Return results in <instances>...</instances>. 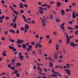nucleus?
Instances as JSON below:
<instances>
[{"mask_svg": "<svg viewBox=\"0 0 78 78\" xmlns=\"http://www.w3.org/2000/svg\"><path fill=\"white\" fill-rule=\"evenodd\" d=\"M59 58L60 59H62V58H63V57H62V55H60L59 56Z\"/></svg>", "mask_w": 78, "mask_h": 78, "instance_id": "nucleus-56", "label": "nucleus"}, {"mask_svg": "<svg viewBox=\"0 0 78 78\" xmlns=\"http://www.w3.org/2000/svg\"><path fill=\"white\" fill-rule=\"evenodd\" d=\"M9 47L11 49H12L13 50V49H14V47L11 46H9Z\"/></svg>", "mask_w": 78, "mask_h": 78, "instance_id": "nucleus-14", "label": "nucleus"}, {"mask_svg": "<svg viewBox=\"0 0 78 78\" xmlns=\"http://www.w3.org/2000/svg\"><path fill=\"white\" fill-rule=\"evenodd\" d=\"M70 45L72 46V47H74L75 46V44H74V43L73 42L70 43Z\"/></svg>", "mask_w": 78, "mask_h": 78, "instance_id": "nucleus-15", "label": "nucleus"}, {"mask_svg": "<svg viewBox=\"0 0 78 78\" xmlns=\"http://www.w3.org/2000/svg\"><path fill=\"white\" fill-rule=\"evenodd\" d=\"M47 8H50V7H51V6L48 5H46Z\"/></svg>", "mask_w": 78, "mask_h": 78, "instance_id": "nucleus-46", "label": "nucleus"}, {"mask_svg": "<svg viewBox=\"0 0 78 78\" xmlns=\"http://www.w3.org/2000/svg\"><path fill=\"white\" fill-rule=\"evenodd\" d=\"M29 28V25L27 24L26 25H25V30H28V29Z\"/></svg>", "mask_w": 78, "mask_h": 78, "instance_id": "nucleus-8", "label": "nucleus"}, {"mask_svg": "<svg viewBox=\"0 0 78 78\" xmlns=\"http://www.w3.org/2000/svg\"><path fill=\"white\" fill-rule=\"evenodd\" d=\"M9 17L5 16V19H6V20H9Z\"/></svg>", "mask_w": 78, "mask_h": 78, "instance_id": "nucleus-33", "label": "nucleus"}, {"mask_svg": "<svg viewBox=\"0 0 78 78\" xmlns=\"http://www.w3.org/2000/svg\"><path fill=\"white\" fill-rule=\"evenodd\" d=\"M16 60L15 59H14V58L12 59L11 60L12 62H16Z\"/></svg>", "mask_w": 78, "mask_h": 78, "instance_id": "nucleus-17", "label": "nucleus"}, {"mask_svg": "<svg viewBox=\"0 0 78 78\" xmlns=\"http://www.w3.org/2000/svg\"><path fill=\"white\" fill-rule=\"evenodd\" d=\"M50 76H52V77H57V75L56 74H51L50 75Z\"/></svg>", "mask_w": 78, "mask_h": 78, "instance_id": "nucleus-10", "label": "nucleus"}, {"mask_svg": "<svg viewBox=\"0 0 78 78\" xmlns=\"http://www.w3.org/2000/svg\"><path fill=\"white\" fill-rule=\"evenodd\" d=\"M11 69H12V70H14V69L15 68L14 67H12L10 68Z\"/></svg>", "mask_w": 78, "mask_h": 78, "instance_id": "nucleus-54", "label": "nucleus"}, {"mask_svg": "<svg viewBox=\"0 0 78 78\" xmlns=\"http://www.w3.org/2000/svg\"><path fill=\"white\" fill-rule=\"evenodd\" d=\"M23 42V40H22L18 39L16 42L17 44H22Z\"/></svg>", "mask_w": 78, "mask_h": 78, "instance_id": "nucleus-1", "label": "nucleus"}, {"mask_svg": "<svg viewBox=\"0 0 78 78\" xmlns=\"http://www.w3.org/2000/svg\"><path fill=\"white\" fill-rule=\"evenodd\" d=\"M16 66H21V63H17L16 64Z\"/></svg>", "mask_w": 78, "mask_h": 78, "instance_id": "nucleus-22", "label": "nucleus"}, {"mask_svg": "<svg viewBox=\"0 0 78 78\" xmlns=\"http://www.w3.org/2000/svg\"><path fill=\"white\" fill-rule=\"evenodd\" d=\"M31 50V49H30L29 48H28L27 49V51H30Z\"/></svg>", "mask_w": 78, "mask_h": 78, "instance_id": "nucleus-61", "label": "nucleus"}, {"mask_svg": "<svg viewBox=\"0 0 78 78\" xmlns=\"http://www.w3.org/2000/svg\"><path fill=\"white\" fill-rule=\"evenodd\" d=\"M39 9H41L42 10H44V8H43L42 7H39Z\"/></svg>", "mask_w": 78, "mask_h": 78, "instance_id": "nucleus-51", "label": "nucleus"}, {"mask_svg": "<svg viewBox=\"0 0 78 78\" xmlns=\"http://www.w3.org/2000/svg\"><path fill=\"white\" fill-rule=\"evenodd\" d=\"M42 75H44V76H46V75H47L46 74L43 73H42Z\"/></svg>", "mask_w": 78, "mask_h": 78, "instance_id": "nucleus-49", "label": "nucleus"}, {"mask_svg": "<svg viewBox=\"0 0 78 78\" xmlns=\"http://www.w3.org/2000/svg\"><path fill=\"white\" fill-rule=\"evenodd\" d=\"M8 32L7 31H5V34L6 35H7L8 34Z\"/></svg>", "mask_w": 78, "mask_h": 78, "instance_id": "nucleus-44", "label": "nucleus"}, {"mask_svg": "<svg viewBox=\"0 0 78 78\" xmlns=\"http://www.w3.org/2000/svg\"><path fill=\"white\" fill-rule=\"evenodd\" d=\"M62 5V4L59 2H57V7H60V6Z\"/></svg>", "mask_w": 78, "mask_h": 78, "instance_id": "nucleus-3", "label": "nucleus"}, {"mask_svg": "<svg viewBox=\"0 0 78 78\" xmlns=\"http://www.w3.org/2000/svg\"><path fill=\"white\" fill-rule=\"evenodd\" d=\"M46 37L47 39H49L50 38V36L47 35L46 36Z\"/></svg>", "mask_w": 78, "mask_h": 78, "instance_id": "nucleus-38", "label": "nucleus"}, {"mask_svg": "<svg viewBox=\"0 0 78 78\" xmlns=\"http://www.w3.org/2000/svg\"><path fill=\"white\" fill-rule=\"evenodd\" d=\"M11 42H15V40L14 39H12V40H11V41H10Z\"/></svg>", "mask_w": 78, "mask_h": 78, "instance_id": "nucleus-53", "label": "nucleus"}, {"mask_svg": "<svg viewBox=\"0 0 78 78\" xmlns=\"http://www.w3.org/2000/svg\"><path fill=\"white\" fill-rule=\"evenodd\" d=\"M13 11L14 12L16 16H17L18 14L17 13V12L14 10H13Z\"/></svg>", "mask_w": 78, "mask_h": 78, "instance_id": "nucleus-24", "label": "nucleus"}, {"mask_svg": "<svg viewBox=\"0 0 78 78\" xmlns=\"http://www.w3.org/2000/svg\"><path fill=\"white\" fill-rule=\"evenodd\" d=\"M53 64H49V66L50 67H53Z\"/></svg>", "mask_w": 78, "mask_h": 78, "instance_id": "nucleus-50", "label": "nucleus"}, {"mask_svg": "<svg viewBox=\"0 0 78 78\" xmlns=\"http://www.w3.org/2000/svg\"><path fill=\"white\" fill-rule=\"evenodd\" d=\"M26 57L27 58V59H28V58H29V56H28V55H26Z\"/></svg>", "mask_w": 78, "mask_h": 78, "instance_id": "nucleus-55", "label": "nucleus"}, {"mask_svg": "<svg viewBox=\"0 0 78 78\" xmlns=\"http://www.w3.org/2000/svg\"><path fill=\"white\" fill-rule=\"evenodd\" d=\"M65 70L66 71V72H67V73L69 75H70V70L69 69H66Z\"/></svg>", "mask_w": 78, "mask_h": 78, "instance_id": "nucleus-2", "label": "nucleus"}, {"mask_svg": "<svg viewBox=\"0 0 78 78\" xmlns=\"http://www.w3.org/2000/svg\"><path fill=\"white\" fill-rule=\"evenodd\" d=\"M56 22H60V20H59L58 19H56Z\"/></svg>", "mask_w": 78, "mask_h": 78, "instance_id": "nucleus-37", "label": "nucleus"}, {"mask_svg": "<svg viewBox=\"0 0 78 78\" xmlns=\"http://www.w3.org/2000/svg\"><path fill=\"white\" fill-rule=\"evenodd\" d=\"M22 17L24 19V20L25 19H26V17H25V16L23 15H22Z\"/></svg>", "mask_w": 78, "mask_h": 78, "instance_id": "nucleus-45", "label": "nucleus"}, {"mask_svg": "<svg viewBox=\"0 0 78 78\" xmlns=\"http://www.w3.org/2000/svg\"><path fill=\"white\" fill-rule=\"evenodd\" d=\"M32 23H33V24H34V23H35V21H34V20H32L31 22Z\"/></svg>", "mask_w": 78, "mask_h": 78, "instance_id": "nucleus-59", "label": "nucleus"}, {"mask_svg": "<svg viewBox=\"0 0 78 78\" xmlns=\"http://www.w3.org/2000/svg\"><path fill=\"white\" fill-rule=\"evenodd\" d=\"M70 38H66V43L67 44H69V43H70Z\"/></svg>", "mask_w": 78, "mask_h": 78, "instance_id": "nucleus-5", "label": "nucleus"}, {"mask_svg": "<svg viewBox=\"0 0 78 78\" xmlns=\"http://www.w3.org/2000/svg\"><path fill=\"white\" fill-rule=\"evenodd\" d=\"M30 44H32V45H35V42L34 41H32L31 42Z\"/></svg>", "mask_w": 78, "mask_h": 78, "instance_id": "nucleus-28", "label": "nucleus"}, {"mask_svg": "<svg viewBox=\"0 0 78 78\" xmlns=\"http://www.w3.org/2000/svg\"><path fill=\"white\" fill-rule=\"evenodd\" d=\"M20 8H24V6H23V4L22 3H20Z\"/></svg>", "mask_w": 78, "mask_h": 78, "instance_id": "nucleus-6", "label": "nucleus"}, {"mask_svg": "<svg viewBox=\"0 0 78 78\" xmlns=\"http://www.w3.org/2000/svg\"><path fill=\"white\" fill-rule=\"evenodd\" d=\"M13 72H14V73H15V74H16V73H19V72L17 71H14Z\"/></svg>", "mask_w": 78, "mask_h": 78, "instance_id": "nucleus-36", "label": "nucleus"}, {"mask_svg": "<svg viewBox=\"0 0 78 78\" xmlns=\"http://www.w3.org/2000/svg\"><path fill=\"white\" fill-rule=\"evenodd\" d=\"M35 37H36V38H38L39 36H38V35H35Z\"/></svg>", "mask_w": 78, "mask_h": 78, "instance_id": "nucleus-63", "label": "nucleus"}, {"mask_svg": "<svg viewBox=\"0 0 78 78\" xmlns=\"http://www.w3.org/2000/svg\"><path fill=\"white\" fill-rule=\"evenodd\" d=\"M16 76L18 77H19L20 76V74L19 73H17L16 74Z\"/></svg>", "mask_w": 78, "mask_h": 78, "instance_id": "nucleus-27", "label": "nucleus"}, {"mask_svg": "<svg viewBox=\"0 0 78 78\" xmlns=\"http://www.w3.org/2000/svg\"><path fill=\"white\" fill-rule=\"evenodd\" d=\"M20 13L22 14V13H23V12H24V10H23L21 9L20 10Z\"/></svg>", "mask_w": 78, "mask_h": 78, "instance_id": "nucleus-26", "label": "nucleus"}, {"mask_svg": "<svg viewBox=\"0 0 78 78\" xmlns=\"http://www.w3.org/2000/svg\"><path fill=\"white\" fill-rule=\"evenodd\" d=\"M60 12L61 13H62V16H64V15H65V14H64L65 12H64V11L62 9L61 10Z\"/></svg>", "mask_w": 78, "mask_h": 78, "instance_id": "nucleus-4", "label": "nucleus"}, {"mask_svg": "<svg viewBox=\"0 0 78 78\" xmlns=\"http://www.w3.org/2000/svg\"><path fill=\"white\" fill-rule=\"evenodd\" d=\"M16 19H15L14 18L13 19V23H14L15 22H16Z\"/></svg>", "mask_w": 78, "mask_h": 78, "instance_id": "nucleus-48", "label": "nucleus"}, {"mask_svg": "<svg viewBox=\"0 0 78 78\" xmlns=\"http://www.w3.org/2000/svg\"><path fill=\"white\" fill-rule=\"evenodd\" d=\"M22 47L24 49H25L27 48V46H26V44H22Z\"/></svg>", "mask_w": 78, "mask_h": 78, "instance_id": "nucleus-7", "label": "nucleus"}, {"mask_svg": "<svg viewBox=\"0 0 78 78\" xmlns=\"http://www.w3.org/2000/svg\"><path fill=\"white\" fill-rule=\"evenodd\" d=\"M72 17L73 19H74V18H75V17H76V16H75V15H72Z\"/></svg>", "mask_w": 78, "mask_h": 78, "instance_id": "nucleus-40", "label": "nucleus"}, {"mask_svg": "<svg viewBox=\"0 0 78 78\" xmlns=\"http://www.w3.org/2000/svg\"><path fill=\"white\" fill-rule=\"evenodd\" d=\"M69 23L70 24H72L73 23V22L72 21H69Z\"/></svg>", "mask_w": 78, "mask_h": 78, "instance_id": "nucleus-47", "label": "nucleus"}, {"mask_svg": "<svg viewBox=\"0 0 78 78\" xmlns=\"http://www.w3.org/2000/svg\"><path fill=\"white\" fill-rule=\"evenodd\" d=\"M33 47V46L31 45H28V48L30 49H31Z\"/></svg>", "mask_w": 78, "mask_h": 78, "instance_id": "nucleus-21", "label": "nucleus"}, {"mask_svg": "<svg viewBox=\"0 0 78 78\" xmlns=\"http://www.w3.org/2000/svg\"><path fill=\"white\" fill-rule=\"evenodd\" d=\"M44 70L45 72H47V69L45 68H44Z\"/></svg>", "mask_w": 78, "mask_h": 78, "instance_id": "nucleus-60", "label": "nucleus"}, {"mask_svg": "<svg viewBox=\"0 0 78 78\" xmlns=\"http://www.w3.org/2000/svg\"><path fill=\"white\" fill-rule=\"evenodd\" d=\"M56 50L58 51V50H59V46H58V45H56Z\"/></svg>", "mask_w": 78, "mask_h": 78, "instance_id": "nucleus-25", "label": "nucleus"}, {"mask_svg": "<svg viewBox=\"0 0 78 78\" xmlns=\"http://www.w3.org/2000/svg\"><path fill=\"white\" fill-rule=\"evenodd\" d=\"M78 30H77L76 31H75V34L76 35H77L78 34Z\"/></svg>", "mask_w": 78, "mask_h": 78, "instance_id": "nucleus-31", "label": "nucleus"}, {"mask_svg": "<svg viewBox=\"0 0 78 78\" xmlns=\"http://www.w3.org/2000/svg\"><path fill=\"white\" fill-rule=\"evenodd\" d=\"M42 2H39L38 3V4L39 5H42Z\"/></svg>", "mask_w": 78, "mask_h": 78, "instance_id": "nucleus-64", "label": "nucleus"}, {"mask_svg": "<svg viewBox=\"0 0 78 78\" xmlns=\"http://www.w3.org/2000/svg\"><path fill=\"white\" fill-rule=\"evenodd\" d=\"M2 55L4 56H6V53H4V52L2 53Z\"/></svg>", "mask_w": 78, "mask_h": 78, "instance_id": "nucleus-29", "label": "nucleus"}, {"mask_svg": "<svg viewBox=\"0 0 78 78\" xmlns=\"http://www.w3.org/2000/svg\"><path fill=\"white\" fill-rule=\"evenodd\" d=\"M38 12L40 13V14H43L44 13V11H43L42 10H38Z\"/></svg>", "mask_w": 78, "mask_h": 78, "instance_id": "nucleus-12", "label": "nucleus"}, {"mask_svg": "<svg viewBox=\"0 0 78 78\" xmlns=\"http://www.w3.org/2000/svg\"><path fill=\"white\" fill-rule=\"evenodd\" d=\"M6 73L3 72L2 73V75H6Z\"/></svg>", "mask_w": 78, "mask_h": 78, "instance_id": "nucleus-43", "label": "nucleus"}, {"mask_svg": "<svg viewBox=\"0 0 78 78\" xmlns=\"http://www.w3.org/2000/svg\"><path fill=\"white\" fill-rule=\"evenodd\" d=\"M20 58L21 61H23V55H21L20 56Z\"/></svg>", "mask_w": 78, "mask_h": 78, "instance_id": "nucleus-11", "label": "nucleus"}, {"mask_svg": "<svg viewBox=\"0 0 78 78\" xmlns=\"http://www.w3.org/2000/svg\"><path fill=\"white\" fill-rule=\"evenodd\" d=\"M37 65L38 66H43V64H40L39 63H37Z\"/></svg>", "mask_w": 78, "mask_h": 78, "instance_id": "nucleus-32", "label": "nucleus"}, {"mask_svg": "<svg viewBox=\"0 0 78 78\" xmlns=\"http://www.w3.org/2000/svg\"><path fill=\"white\" fill-rule=\"evenodd\" d=\"M10 31L13 33V34H15L16 33V31L13 30L12 29H11L10 30Z\"/></svg>", "mask_w": 78, "mask_h": 78, "instance_id": "nucleus-9", "label": "nucleus"}, {"mask_svg": "<svg viewBox=\"0 0 78 78\" xmlns=\"http://www.w3.org/2000/svg\"><path fill=\"white\" fill-rule=\"evenodd\" d=\"M20 29L21 30V31H24L25 30V28H24V27H22L20 28Z\"/></svg>", "mask_w": 78, "mask_h": 78, "instance_id": "nucleus-18", "label": "nucleus"}, {"mask_svg": "<svg viewBox=\"0 0 78 78\" xmlns=\"http://www.w3.org/2000/svg\"><path fill=\"white\" fill-rule=\"evenodd\" d=\"M50 3H51V4H53L54 3V1H51L50 2Z\"/></svg>", "mask_w": 78, "mask_h": 78, "instance_id": "nucleus-57", "label": "nucleus"}, {"mask_svg": "<svg viewBox=\"0 0 78 78\" xmlns=\"http://www.w3.org/2000/svg\"><path fill=\"white\" fill-rule=\"evenodd\" d=\"M50 19H52L53 18V15L51 14L49 17Z\"/></svg>", "mask_w": 78, "mask_h": 78, "instance_id": "nucleus-39", "label": "nucleus"}, {"mask_svg": "<svg viewBox=\"0 0 78 78\" xmlns=\"http://www.w3.org/2000/svg\"><path fill=\"white\" fill-rule=\"evenodd\" d=\"M47 5V3H46L44 4H43L42 5H41V6H46Z\"/></svg>", "mask_w": 78, "mask_h": 78, "instance_id": "nucleus-23", "label": "nucleus"}, {"mask_svg": "<svg viewBox=\"0 0 78 78\" xmlns=\"http://www.w3.org/2000/svg\"><path fill=\"white\" fill-rule=\"evenodd\" d=\"M17 27V25L16 23H15L14 24V26H13V28H16Z\"/></svg>", "mask_w": 78, "mask_h": 78, "instance_id": "nucleus-34", "label": "nucleus"}, {"mask_svg": "<svg viewBox=\"0 0 78 78\" xmlns=\"http://www.w3.org/2000/svg\"><path fill=\"white\" fill-rule=\"evenodd\" d=\"M58 55H57V54H55L54 55V58L55 59H58Z\"/></svg>", "mask_w": 78, "mask_h": 78, "instance_id": "nucleus-13", "label": "nucleus"}, {"mask_svg": "<svg viewBox=\"0 0 78 78\" xmlns=\"http://www.w3.org/2000/svg\"><path fill=\"white\" fill-rule=\"evenodd\" d=\"M66 66H67V68H69L70 67V66L69 64H66Z\"/></svg>", "mask_w": 78, "mask_h": 78, "instance_id": "nucleus-41", "label": "nucleus"}, {"mask_svg": "<svg viewBox=\"0 0 78 78\" xmlns=\"http://www.w3.org/2000/svg\"><path fill=\"white\" fill-rule=\"evenodd\" d=\"M48 60L49 61H54V60L52 59V58L50 57L48 58Z\"/></svg>", "mask_w": 78, "mask_h": 78, "instance_id": "nucleus-16", "label": "nucleus"}, {"mask_svg": "<svg viewBox=\"0 0 78 78\" xmlns=\"http://www.w3.org/2000/svg\"><path fill=\"white\" fill-rule=\"evenodd\" d=\"M2 40V41H5V38L3 37H2L1 38Z\"/></svg>", "mask_w": 78, "mask_h": 78, "instance_id": "nucleus-52", "label": "nucleus"}, {"mask_svg": "<svg viewBox=\"0 0 78 78\" xmlns=\"http://www.w3.org/2000/svg\"><path fill=\"white\" fill-rule=\"evenodd\" d=\"M8 67H9V68H11V65L10 64H9L8 65Z\"/></svg>", "mask_w": 78, "mask_h": 78, "instance_id": "nucleus-35", "label": "nucleus"}, {"mask_svg": "<svg viewBox=\"0 0 78 78\" xmlns=\"http://www.w3.org/2000/svg\"><path fill=\"white\" fill-rule=\"evenodd\" d=\"M64 25H65V23L64 22L63 23H62V25H61V26H62V27H63V26H64Z\"/></svg>", "mask_w": 78, "mask_h": 78, "instance_id": "nucleus-58", "label": "nucleus"}, {"mask_svg": "<svg viewBox=\"0 0 78 78\" xmlns=\"http://www.w3.org/2000/svg\"><path fill=\"white\" fill-rule=\"evenodd\" d=\"M16 32V34H18V33H19V30H17Z\"/></svg>", "mask_w": 78, "mask_h": 78, "instance_id": "nucleus-62", "label": "nucleus"}, {"mask_svg": "<svg viewBox=\"0 0 78 78\" xmlns=\"http://www.w3.org/2000/svg\"><path fill=\"white\" fill-rule=\"evenodd\" d=\"M5 18V15L2 16V17L0 16V19H3Z\"/></svg>", "mask_w": 78, "mask_h": 78, "instance_id": "nucleus-19", "label": "nucleus"}, {"mask_svg": "<svg viewBox=\"0 0 78 78\" xmlns=\"http://www.w3.org/2000/svg\"><path fill=\"white\" fill-rule=\"evenodd\" d=\"M42 23H43V26H45L46 25V24H45V22H44V21L42 22Z\"/></svg>", "mask_w": 78, "mask_h": 78, "instance_id": "nucleus-30", "label": "nucleus"}, {"mask_svg": "<svg viewBox=\"0 0 78 78\" xmlns=\"http://www.w3.org/2000/svg\"><path fill=\"white\" fill-rule=\"evenodd\" d=\"M38 45H38V47H39L40 48H42V45L41 44H40L39 43H37Z\"/></svg>", "mask_w": 78, "mask_h": 78, "instance_id": "nucleus-20", "label": "nucleus"}, {"mask_svg": "<svg viewBox=\"0 0 78 78\" xmlns=\"http://www.w3.org/2000/svg\"><path fill=\"white\" fill-rule=\"evenodd\" d=\"M37 45H38V44H37V43H36V45L35 46V47L36 49L37 48Z\"/></svg>", "mask_w": 78, "mask_h": 78, "instance_id": "nucleus-42", "label": "nucleus"}]
</instances>
